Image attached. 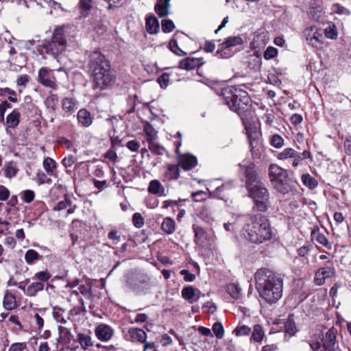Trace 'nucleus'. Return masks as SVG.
Returning a JSON list of instances; mask_svg holds the SVG:
<instances>
[{
    "instance_id": "nucleus-1",
    "label": "nucleus",
    "mask_w": 351,
    "mask_h": 351,
    "mask_svg": "<svg viewBox=\"0 0 351 351\" xmlns=\"http://www.w3.org/2000/svg\"><path fill=\"white\" fill-rule=\"evenodd\" d=\"M260 296L269 304L276 303L282 295L283 279L280 274L262 268L254 275Z\"/></svg>"
},
{
    "instance_id": "nucleus-2",
    "label": "nucleus",
    "mask_w": 351,
    "mask_h": 351,
    "mask_svg": "<svg viewBox=\"0 0 351 351\" xmlns=\"http://www.w3.org/2000/svg\"><path fill=\"white\" fill-rule=\"evenodd\" d=\"M245 222L241 234L250 242L262 243L272 238V231L267 217L256 213L243 217Z\"/></svg>"
},
{
    "instance_id": "nucleus-3",
    "label": "nucleus",
    "mask_w": 351,
    "mask_h": 351,
    "mask_svg": "<svg viewBox=\"0 0 351 351\" xmlns=\"http://www.w3.org/2000/svg\"><path fill=\"white\" fill-rule=\"evenodd\" d=\"M88 66L94 88L104 90L114 83L115 76L110 62L100 52L94 51L91 53Z\"/></svg>"
},
{
    "instance_id": "nucleus-4",
    "label": "nucleus",
    "mask_w": 351,
    "mask_h": 351,
    "mask_svg": "<svg viewBox=\"0 0 351 351\" xmlns=\"http://www.w3.org/2000/svg\"><path fill=\"white\" fill-rule=\"evenodd\" d=\"M268 174L271 184L278 192L285 195L294 189L295 181L289 176L287 169L272 164L269 167Z\"/></svg>"
},
{
    "instance_id": "nucleus-5",
    "label": "nucleus",
    "mask_w": 351,
    "mask_h": 351,
    "mask_svg": "<svg viewBox=\"0 0 351 351\" xmlns=\"http://www.w3.org/2000/svg\"><path fill=\"white\" fill-rule=\"evenodd\" d=\"M226 104L230 109L242 117L250 109V99L246 91L235 90V92L225 99Z\"/></svg>"
},
{
    "instance_id": "nucleus-6",
    "label": "nucleus",
    "mask_w": 351,
    "mask_h": 351,
    "mask_svg": "<svg viewBox=\"0 0 351 351\" xmlns=\"http://www.w3.org/2000/svg\"><path fill=\"white\" fill-rule=\"evenodd\" d=\"M67 42L63 27L55 29L50 41L43 45V49L47 54H51L55 58L66 51Z\"/></svg>"
},
{
    "instance_id": "nucleus-7",
    "label": "nucleus",
    "mask_w": 351,
    "mask_h": 351,
    "mask_svg": "<svg viewBox=\"0 0 351 351\" xmlns=\"http://www.w3.org/2000/svg\"><path fill=\"white\" fill-rule=\"evenodd\" d=\"M250 196L254 199L256 209L261 212L267 210L270 206L269 194L263 182H256L247 189Z\"/></svg>"
},
{
    "instance_id": "nucleus-8",
    "label": "nucleus",
    "mask_w": 351,
    "mask_h": 351,
    "mask_svg": "<svg viewBox=\"0 0 351 351\" xmlns=\"http://www.w3.org/2000/svg\"><path fill=\"white\" fill-rule=\"evenodd\" d=\"M337 331L334 328L322 334L319 340L311 341L309 346L313 351H335L337 348Z\"/></svg>"
},
{
    "instance_id": "nucleus-9",
    "label": "nucleus",
    "mask_w": 351,
    "mask_h": 351,
    "mask_svg": "<svg viewBox=\"0 0 351 351\" xmlns=\"http://www.w3.org/2000/svg\"><path fill=\"white\" fill-rule=\"evenodd\" d=\"M302 36L308 45L319 49L323 44V31L317 25H311L304 29Z\"/></svg>"
},
{
    "instance_id": "nucleus-10",
    "label": "nucleus",
    "mask_w": 351,
    "mask_h": 351,
    "mask_svg": "<svg viewBox=\"0 0 351 351\" xmlns=\"http://www.w3.org/2000/svg\"><path fill=\"white\" fill-rule=\"evenodd\" d=\"M126 341L132 343H145L147 339V333L143 330L137 328H129L123 335Z\"/></svg>"
},
{
    "instance_id": "nucleus-11",
    "label": "nucleus",
    "mask_w": 351,
    "mask_h": 351,
    "mask_svg": "<svg viewBox=\"0 0 351 351\" xmlns=\"http://www.w3.org/2000/svg\"><path fill=\"white\" fill-rule=\"evenodd\" d=\"M240 170L244 173L246 178L247 188L255 185L256 182H261L258 180L257 174L253 164L246 165L244 162L239 165Z\"/></svg>"
},
{
    "instance_id": "nucleus-12",
    "label": "nucleus",
    "mask_w": 351,
    "mask_h": 351,
    "mask_svg": "<svg viewBox=\"0 0 351 351\" xmlns=\"http://www.w3.org/2000/svg\"><path fill=\"white\" fill-rule=\"evenodd\" d=\"M335 269L332 266L326 265L320 268L315 274L314 282L318 285H322L325 283L326 279L335 276Z\"/></svg>"
},
{
    "instance_id": "nucleus-13",
    "label": "nucleus",
    "mask_w": 351,
    "mask_h": 351,
    "mask_svg": "<svg viewBox=\"0 0 351 351\" xmlns=\"http://www.w3.org/2000/svg\"><path fill=\"white\" fill-rule=\"evenodd\" d=\"M243 39L239 36H229L219 45L216 56H217L219 58H224V56L222 54V52L224 50L230 47L241 45L243 44Z\"/></svg>"
},
{
    "instance_id": "nucleus-14",
    "label": "nucleus",
    "mask_w": 351,
    "mask_h": 351,
    "mask_svg": "<svg viewBox=\"0 0 351 351\" xmlns=\"http://www.w3.org/2000/svg\"><path fill=\"white\" fill-rule=\"evenodd\" d=\"M178 165L184 170L188 171L193 169L197 165V160L195 156L187 154L178 156Z\"/></svg>"
},
{
    "instance_id": "nucleus-15",
    "label": "nucleus",
    "mask_w": 351,
    "mask_h": 351,
    "mask_svg": "<svg viewBox=\"0 0 351 351\" xmlns=\"http://www.w3.org/2000/svg\"><path fill=\"white\" fill-rule=\"evenodd\" d=\"M38 81L45 86L57 88L56 82L51 79L49 71L47 68L42 67L38 71Z\"/></svg>"
},
{
    "instance_id": "nucleus-16",
    "label": "nucleus",
    "mask_w": 351,
    "mask_h": 351,
    "mask_svg": "<svg viewBox=\"0 0 351 351\" xmlns=\"http://www.w3.org/2000/svg\"><path fill=\"white\" fill-rule=\"evenodd\" d=\"M113 329L106 324H100L95 329L97 337L103 341H108L112 336Z\"/></svg>"
},
{
    "instance_id": "nucleus-17",
    "label": "nucleus",
    "mask_w": 351,
    "mask_h": 351,
    "mask_svg": "<svg viewBox=\"0 0 351 351\" xmlns=\"http://www.w3.org/2000/svg\"><path fill=\"white\" fill-rule=\"evenodd\" d=\"M171 0H158L155 5L154 10L160 17H164L169 14Z\"/></svg>"
},
{
    "instance_id": "nucleus-18",
    "label": "nucleus",
    "mask_w": 351,
    "mask_h": 351,
    "mask_svg": "<svg viewBox=\"0 0 351 351\" xmlns=\"http://www.w3.org/2000/svg\"><path fill=\"white\" fill-rule=\"evenodd\" d=\"M21 114L17 109H14L10 113L6 118V131L8 132L9 128H16L20 123Z\"/></svg>"
},
{
    "instance_id": "nucleus-19",
    "label": "nucleus",
    "mask_w": 351,
    "mask_h": 351,
    "mask_svg": "<svg viewBox=\"0 0 351 351\" xmlns=\"http://www.w3.org/2000/svg\"><path fill=\"white\" fill-rule=\"evenodd\" d=\"M202 62L199 59L195 58H186L180 61L179 66L182 69L192 70L200 66Z\"/></svg>"
},
{
    "instance_id": "nucleus-20",
    "label": "nucleus",
    "mask_w": 351,
    "mask_h": 351,
    "mask_svg": "<svg viewBox=\"0 0 351 351\" xmlns=\"http://www.w3.org/2000/svg\"><path fill=\"white\" fill-rule=\"evenodd\" d=\"M77 121L84 127H89L93 123V117L86 109H80L77 112Z\"/></svg>"
},
{
    "instance_id": "nucleus-21",
    "label": "nucleus",
    "mask_w": 351,
    "mask_h": 351,
    "mask_svg": "<svg viewBox=\"0 0 351 351\" xmlns=\"http://www.w3.org/2000/svg\"><path fill=\"white\" fill-rule=\"evenodd\" d=\"M148 191L158 196H165V189L158 180H153L149 182Z\"/></svg>"
},
{
    "instance_id": "nucleus-22",
    "label": "nucleus",
    "mask_w": 351,
    "mask_h": 351,
    "mask_svg": "<svg viewBox=\"0 0 351 351\" xmlns=\"http://www.w3.org/2000/svg\"><path fill=\"white\" fill-rule=\"evenodd\" d=\"M58 101V97L56 94L50 93L45 100V106L50 114H53L56 110V106Z\"/></svg>"
},
{
    "instance_id": "nucleus-23",
    "label": "nucleus",
    "mask_w": 351,
    "mask_h": 351,
    "mask_svg": "<svg viewBox=\"0 0 351 351\" xmlns=\"http://www.w3.org/2000/svg\"><path fill=\"white\" fill-rule=\"evenodd\" d=\"M146 29L147 31L151 34H156L158 32L159 23L156 16L151 15L147 17Z\"/></svg>"
},
{
    "instance_id": "nucleus-24",
    "label": "nucleus",
    "mask_w": 351,
    "mask_h": 351,
    "mask_svg": "<svg viewBox=\"0 0 351 351\" xmlns=\"http://www.w3.org/2000/svg\"><path fill=\"white\" fill-rule=\"evenodd\" d=\"M3 306L6 310H13L18 306L15 296L9 292H7L3 298Z\"/></svg>"
},
{
    "instance_id": "nucleus-25",
    "label": "nucleus",
    "mask_w": 351,
    "mask_h": 351,
    "mask_svg": "<svg viewBox=\"0 0 351 351\" xmlns=\"http://www.w3.org/2000/svg\"><path fill=\"white\" fill-rule=\"evenodd\" d=\"M44 284L41 282H34L27 287L25 295L28 297L35 296L38 292L43 290Z\"/></svg>"
},
{
    "instance_id": "nucleus-26",
    "label": "nucleus",
    "mask_w": 351,
    "mask_h": 351,
    "mask_svg": "<svg viewBox=\"0 0 351 351\" xmlns=\"http://www.w3.org/2000/svg\"><path fill=\"white\" fill-rule=\"evenodd\" d=\"M200 292L198 291V293H195V290L191 286L183 288L182 290V297L188 300L190 303H193V298H196L195 300L199 298Z\"/></svg>"
},
{
    "instance_id": "nucleus-27",
    "label": "nucleus",
    "mask_w": 351,
    "mask_h": 351,
    "mask_svg": "<svg viewBox=\"0 0 351 351\" xmlns=\"http://www.w3.org/2000/svg\"><path fill=\"white\" fill-rule=\"evenodd\" d=\"M180 176V169L178 165H168L165 173V177L169 180H177Z\"/></svg>"
},
{
    "instance_id": "nucleus-28",
    "label": "nucleus",
    "mask_w": 351,
    "mask_h": 351,
    "mask_svg": "<svg viewBox=\"0 0 351 351\" xmlns=\"http://www.w3.org/2000/svg\"><path fill=\"white\" fill-rule=\"evenodd\" d=\"M161 228L168 234L173 233L176 230L175 221L171 217H165L161 224Z\"/></svg>"
},
{
    "instance_id": "nucleus-29",
    "label": "nucleus",
    "mask_w": 351,
    "mask_h": 351,
    "mask_svg": "<svg viewBox=\"0 0 351 351\" xmlns=\"http://www.w3.org/2000/svg\"><path fill=\"white\" fill-rule=\"evenodd\" d=\"M195 241L198 245H202L207 239L205 230L200 226H194Z\"/></svg>"
},
{
    "instance_id": "nucleus-30",
    "label": "nucleus",
    "mask_w": 351,
    "mask_h": 351,
    "mask_svg": "<svg viewBox=\"0 0 351 351\" xmlns=\"http://www.w3.org/2000/svg\"><path fill=\"white\" fill-rule=\"evenodd\" d=\"M143 131L145 134L146 140L149 143L154 141L157 138V131L153 128V126L147 123L143 128Z\"/></svg>"
},
{
    "instance_id": "nucleus-31",
    "label": "nucleus",
    "mask_w": 351,
    "mask_h": 351,
    "mask_svg": "<svg viewBox=\"0 0 351 351\" xmlns=\"http://www.w3.org/2000/svg\"><path fill=\"white\" fill-rule=\"evenodd\" d=\"M42 256H40L36 250H28L25 254V260L28 265H32L36 261L41 259Z\"/></svg>"
},
{
    "instance_id": "nucleus-32",
    "label": "nucleus",
    "mask_w": 351,
    "mask_h": 351,
    "mask_svg": "<svg viewBox=\"0 0 351 351\" xmlns=\"http://www.w3.org/2000/svg\"><path fill=\"white\" fill-rule=\"evenodd\" d=\"M43 168L46 171V172L50 175L53 176L54 173V171L56 168V162L51 158L47 157L43 160Z\"/></svg>"
},
{
    "instance_id": "nucleus-33",
    "label": "nucleus",
    "mask_w": 351,
    "mask_h": 351,
    "mask_svg": "<svg viewBox=\"0 0 351 351\" xmlns=\"http://www.w3.org/2000/svg\"><path fill=\"white\" fill-rule=\"evenodd\" d=\"M71 206H72V201L71 199L70 195L68 194H65L64 196V199L59 202L53 207V210L56 211H60L66 209L67 207Z\"/></svg>"
},
{
    "instance_id": "nucleus-34",
    "label": "nucleus",
    "mask_w": 351,
    "mask_h": 351,
    "mask_svg": "<svg viewBox=\"0 0 351 351\" xmlns=\"http://www.w3.org/2000/svg\"><path fill=\"white\" fill-rule=\"evenodd\" d=\"M241 288L238 285L230 283L227 285L226 291L233 298L238 299L241 296Z\"/></svg>"
},
{
    "instance_id": "nucleus-35",
    "label": "nucleus",
    "mask_w": 351,
    "mask_h": 351,
    "mask_svg": "<svg viewBox=\"0 0 351 351\" xmlns=\"http://www.w3.org/2000/svg\"><path fill=\"white\" fill-rule=\"evenodd\" d=\"M62 108L65 112H72L75 110L76 101L70 97H65L62 101Z\"/></svg>"
},
{
    "instance_id": "nucleus-36",
    "label": "nucleus",
    "mask_w": 351,
    "mask_h": 351,
    "mask_svg": "<svg viewBox=\"0 0 351 351\" xmlns=\"http://www.w3.org/2000/svg\"><path fill=\"white\" fill-rule=\"evenodd\" d=\"M77 340L84 349H86L93 345L91 337L86 334L79 333Z\"/></svg>"
},
{
    "instance_id": "nucleus-37",
    "label": "nucleus",
    "mask_w": 351,
    "mask_h": 351,
    "mask_svg": "<svg viewBox=\"0 0 351 351\" xmlns=\"http://www.w3.org/2000/svg\"><path fill=\"white\" fill-rule=\"evenodd\" d=\"M297 156V152L292 148H285L281 152H280L277 158L279 160H287L288 158H292Z\"/></svg>"
},
{
    "instance_id": "nucleus-38",
    "label": "nucleus",
    "mask_w": 351,
    "mask_h": 351,
    "mask_svg": "<svg viewBox=\"0 0 351 351\" xmlns=\"http://www.w3.org/2000/svg\"><path fill=\"white\" fill-rule=\"evenodd\" d=\"M302 181L306 186L311 189H313L317 186V180L308 173L302 176Z\"/></svg>"
},
{
    "instance_id": "nucleus-39",
    "label": "nucleus",
    "mask_w": 351,
    "mask_h": 351,
    "mask_svg": "<svg viewBox=\"0 0 351 351\" xmlns=\"http://www.w3.org/2000/svg\"><path fill=\"white\" fill-rule=\"evenodd\" d=\"M148 147L149 149L156 155L162 156L165 152V149L155 141L149 143Z\"/></svg>"
},
{
    "instance_id": "nucleus-40",
    "label": "nucleus",
    "mask_w": 351,
    "mask_h": 351,
    "mask_svg": "<svg viewBox=\"0 0 351 351\" xmlns=\"http://www.w3.org/2000/svg\"><path fill=\"white\" fill-rule=\"evenodd\" d=\"M93 7V0H81L80 2V8L82 14L85 17L88 14L89 10Z\"/></svg>"
},
{
    "instance_id": "nucleus-41",
    "label": "nucleus",
    "mask_w": 351,
    "mask_h": 351,
    "mask_svg": "<svg viewBox=\"0 0 351 351\" xmlns=\"http://www.w3.org/2000/svg\"><path fill=\"white\" fill-rule=\"evenodd\" d=\"M263 336L264 332L263 331L262 327L258 324L255 325L251 338L253 340L259 342L263 339Z\"/></svg>"
},
{
    "instance_id": "nucleus-42",
    "label": "nucleus",
    "mask_w": 351,
    "mask_h": 351,
    "mask_svg": "<svg viewBox=\"0 0 351 351\" xmlns=\"http://www.w3.org/2000/svg\"><path fill=\"white\" fill-rule=\"evenodd\" d=\"M64 311L61 308L54 307L53 311V316L58 322L65 324L66 322V319L64 317Z\"/></svg>"
},
{
    "instance_id": "nucleus-43",
    "label": "nucleus",
    "mask_w": 351,
    "mask_h": 351,
    "mask_svg": "<svg viewBox=\"0 0 351 351\" xmlns=\"http://www.w3.org/2000/svg\"><path fill=\"white\" fill-rule=\"evenodd\" d=\"M45 311L43 309H40L38 313H35L33 319L36 322L37 328L40 330L43 328L44 326V319L43 316L45 315Z\"/></svg>"
},
{
    "instance_id": "nucleus-44",
    "label": "nucleus",
    "mask_w": 351,
    "mask_h": 351,
    "mask_svg": "<svg viewBox=\"0 0 351 351\" xmlns=\"http://www.w3.org/2000/svg\"><path fill=\"white\" fill-rule=\"evenodd\" d=\"M36 180L38 185L43 184H51L52 180L44 172L38 171L36 176Z\"/></svg>"
},
{
    "instance_id": "nucleus-45",
    "label": "nucleus",
    "mask_w": 351,
    "mask_h": 351,
    "mask_svg": "<svg viewBox=\"0 0 351 351\" xmlns=\"http://www.w3.org/2000/svg\"><path fill=\"white\" fill-rule=\"evenodd\" d=\"M270 143L276 148H281L284 145V139L279 134H274L270 138Z\"/></svg>"
},
{
    "instance_id": "nucleus-46",
    "label": "nucleus",
    "mask_w": 351,
    "mask_h": 351,
    "mask_svg": "<svg viewBox=\"0 0 351 351\" xmlns=\"http://www.w3.org/2000/svg\"><path fill=\"white\" fill-rule=\"evenodd\" d=\"M212 330L217 339H221L224 335V329L220 322H215L212 327Z\"/></svg>"
},
{
    "instance_id": "nucleus-47",
    "label": "nucleus",
    "mask_w": 351,
    "mask_h": 351,
    "mask_svg": "<svg viewBox=\"0 0 351 351\" xmlns=\"http://www.w3.org/2000/svg\"><path fill=\"white\" fill-rule=\"evenodd\" d=\"M162 30L165 33L171 32L175 29L173 22L170 19H164L161 23Z\"/></svg>"
},
{
    "instance_id": "nucleus-48",
    "label": "nucleus",
    "mask_w": 351,
    "mask_h": 351,
    "mask_svg": "<svg viewBox=\"0 0 351 351\" xmlns=\"http://www.w3.org/2000/svg\"><path fill=\"white\" fill-rule=\"evenodd\" d=\"M278 55V49L272 46L268 47L264 51L263 57L265 60H271L276 57Z\"/></svg>"
},
{
    "instance_id": "nucleus-49",
    "label": "nucleus",
    "mask_w": 351,
    "mask_h": 351,
    "mask_svg": "<svg viewBox=\"0 0 351 351\" xmlns=\"http://www.w3.org/2000/svg\"><path fill=\"white\" fill-rule=\"evenodd\" d=\"M169 48L175 54L181 56L186 55V53L180 49L176 40H171L169 42Z\"/></svg>"
},
{
    "instance_id": "nucleus-50",
    "label": "nucleus",
    "mask_w": 351,
    "mask_h": 351,
    "mask_svg": "<svg viewBox=\"0 0 351 351\" xmlns=\"http://www.w3.org/2000/svg\"><path fill=\"white\" fill-rule=\"evenodd\" d=\"M133 224L136 228H141L144 225V219L139 213H135L132 216Z\"/></svg>"
},
{
    "instance_id": "nucleus-51",
    "label": "nucleus",
    "mask_w": 351,
    "mask_h": 351,
    "mask_svg": "<svg viewBox=\"0 0 351 351\" xmlns=\"http://www.w3.org/2000/svg\"><path fill=\"white\" fill-rule=\"evenodd\" d=\"M250 328L245 325L239 326L234 330V332L237 336L247 335L250 334Z\"/></svg>"
},
{
    "instance_id": "nucleus-52",
    "label": "nucleus",
    "mask_w": 351,
    "mask_h": 351,
    "mask_svg": "<svg viewBox=\"0 0 351 351\" xmlns=\"http://www.w3.org/2000/svg\"><path fill=\"white\" fill-rule=\"evenodd\" d=\"M324 34L326 37L330 39H336L337 36V32L335 25H330L327 28H326L324 30Z\"/></svg>"
},
{
    "instance_id": "nucleus-53",
    "label": "nucleus",
    "mask_w": 351,
    "mask_h": 351,
    "mask_svg": "<svg viewBox=\"0 0 351 351\" xmlns=\"http://www.w3.org/2000/svg\"><path fill=\"white\" fill-rule=\"evenodd\" d=\"M229 188V186L226 184H222L220 186H218L216 188V189L212 192H210V195H213L214 197H219L220 199H223L225 197L224 195H221V193L224 190Z\"/></svg>"
},
{
    "instance_id": "nucleus-54",
    "label": "nucleus",
    "mask_w": 351,
    "mask_h": 351,
    "mask_svg": "<svg viewBox=\"0 0 351 351\" xmlns=\"http://www.w3.org/2000/svg\"><path fill=\"white\" fill-rule=\"evenodd\" d=\"M331 10L335 13H338L339 14L348 15L350 12L346 8L340 5L338 3H335L332 5Z\"/></svg>"
},
{
    "instance_id": "nucleus-55",
    "label": "nucleus",
    "mask_w": 351,
    "mask_h": 351,
    "mask_svg": "<svg viewBox=\"0 0 351 351\" xmlns=\"http://www.w3.org/2000/svg\"><path fill=\"white\" fill-rule=\"evenodd\" d=\"M35 197V193L32 190H25L23 193L22 199L26 203H31Z\"/></svg>"
},
{
    "instance_id": "nucleus-56",
    "label": "nucleus",
    "mask_w": 351,
    "mask_h": 351,
    "mask_svg": "<svg viewBox=\"0 0 351 351\" xmlns=\"http://www.w3.org/2000/svg\"><path fill=\"white\" fill-rule=\"evenodd\" d=\"M34 278L40 280L41 282H47L51 278V274L47 271H42L36 273Z\"/></svg>"
},
{
    "instance_id": "nucleus-57",
    "label": "nucleus",
    "mask_w": 351,
    "mask_h": 351,
    "mask_svg": "<svg viewBox=\"0 0 351 351\" xmlns=\"http://www.w3.org/2000/svg\"><path fill=\"white\" fill-rule=\"evenodd\" d=\"M169 82V75L167 73H163L158 78V82L162 88H165L168 86Z\"/></svg>"
},
{
    "instance_id": "nucleus-58",
    "label": "nucleus",
    "mask_w": 351,
    "mask_h": 351,
    "mask_svg": "<svg viewBox=\"0 0 351 351\" xmlns=\"http://www.w3.org/2000/svg\"><path fill=\"white\" fill-rule=\"evenodd\" d=\"M180 274L184 276V280L186 282H193L195 279V276L186 269L181 270Z\"/></svg>"
},
{
    "instance_id": "nucleus-59",
    "label": "nucleus",
    "mask_w": 351,
    "mask_h": 351,
    "mask_svg": "<svg viewBox=\"0 0 351 351\" xmlns=\"http://www.w3.org/2000/svg\"><path fill=\"white\" fill-rule=\"evenodd\" d=\"M108 237L109 239L113 241L114 244H117L121 241V237L118 234L117 230H111L108 232Z\"/></svg>"
},
{
    "instance_id": "nucleus-60",
    "label": "nucleus",
    "mask_w": 351,
    "mask_h": 351,
    "mask_svg": "<svg viewBox=\"0 0 351 351\" xmlns=\"http://www.w3.org/2000/svg\"><path fill=\"white\" fill-rule=\"evenodd\" d=\"M29 81V77L27 75L25 74L18 77L16 83L18 86H25Z\"/></svg>"
},
{
    "instance_id": "nucleus-61",
    "label": "nucleus",
    "mask_w": 351,
    "mask_h": 351,
    "mask_svg": "<svg viewBox=\"0 0 351 351\" xmlns=\"http://www.w3.org/2000/svg\"><path fill=\"white\" fill-rule=\"evenodd\" d=\"M126 147L132 152H136L139 149L140 145L137 141L132 140L127 143Z\"/></svg>"
},
{
    "instance_id": "nucleus-62",
    "label": "nucleus",
    "mask_w": 351,
    "mask_h": 351,
    "mask_svg": "<svg viewBox=\"0 0 351 351\" xmlns=\"http://www.w3.org/2000/svg\"><path fill=\"white\" fill-rule=\"evenodd\" d=\"M5 176L8 178H12L16 176V170L12 165H8L5 168Z\"/></svg>"
},
{
    "instance_id": "nucleus-63",
    "label": "nucleus",
    "mask_w": 351,
    "mask_h": 351,
    "mask_svg": "<svg viewBox=\"0 0 351 351\" xmlns=\"http://www.w3.org/2000/svg\"><path fill=\"white\" fill-rule=\"evenodd\" d=\"M345 152L350 156L351 155V136H348L346 138L344 143H343Z\"/></svg>"
},
{
    "instance_id": "nucleus-64",
    "label": "nucleus",
    "mask_w": 351,
    "mask_h": 351,
    "mask_svg": "<svg viewBox=\"0 0 351 351\" xmlns=\"http://www.w3.org/2000/svg\"><path fill=\"white\" fill-rule=\"evenodd\" d=\"M25 346L23 343H14L9 348L8 351H25Z\"/></svg>"
}]
</instances>
